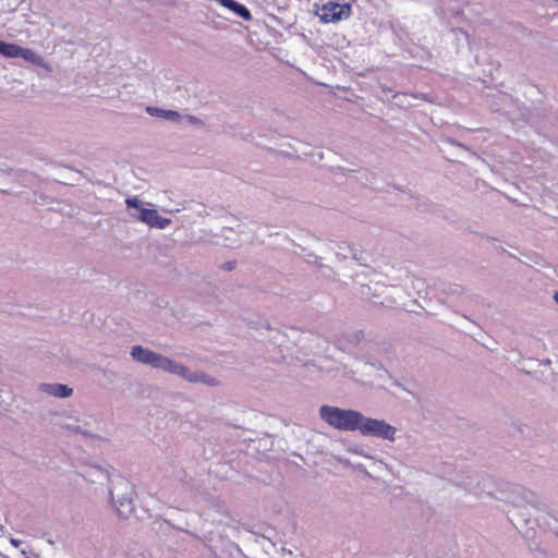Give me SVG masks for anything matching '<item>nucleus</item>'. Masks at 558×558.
<instances>
[{"instance_id": "nucleus-1", "label": "nucleus", "mask_w": 558, "mask_h": 558, "mask_svg": "<svg viewBox=\"0 0 558 558\" xmlns=\"http://www.w3.org/2000/svg\"><path fill=\"white\" fill-rule=\"evenodd\" d=\"M130 355L137 363L177 375L192 384L202 383L210 387H215L219 384L218 379L203 371H192L187 366L140 344L131 348Z\"/></svg>"}, {"instance_id": "nucleus-2", "label": "nucleus", "mask_w": 558, "mask_h": 558, "mask_svg": "<svg viewBox=\"0 0 558 558\" xmlns=\"http://www.w3.org/2000/svg\"><path fill=\"white\" fill-rule=\"evenodd\" d=\"M319 416L335 429L340 432H356L362 413L352 409H341L324 404L319 408Z\"/></svg>"}, {"instance_id": "nucleus-3", "label": "nucleus", "mask_w": 558, "mask_h": 558, "mask_svg": "<svg viewBox=\"0 0 558 558\" xmlns=\"http://www.w3.org/2000/svg\"><path fill=\"white\" fill-rule=\"evenodd\" d=\"M357 432L365 437L395 441L397 428L385 420L367 417L362 413Z\"/></svg>"}, {"instance_id": "nucleus-4", "label": "nucleus", "mask_w": 558, "mask_h": 558, "mask_svg": "<svg viewBox=\"0 0 558 558\" xmlns=\"http://www.w3.org/2000/svg\"><path fill=\"white\" fill-rule=\"evenodd\" d=\"M340 0H328L317 10V15L324 23H335L345 20L351 15V7L348 3L340 4Z\"/></svg>"}, {"instance_id": "nucleus-5", "label": "nucleus", "mask_w": 558, "mask_h": 558, "mask_svg": "<svg viewBox=\"0 0 558 558\" xmlns=\"http://www.w3.org/2000/svg\"><path fill=\"white\" fill-rule=\"evenodd\" d=\"M143 223L162 230L170 226L171 220L160 216L156 209H147L143 213Z\"/></svg>"}, {"instance_id": "nucleus-6", "label": "nucleus", "mask_w": 558, "mask_h": 558, "mask_svg": "<svg viewBox=\"0 0 558 558\" xmlns=\"http://www.w3.org/2000/svg\"><path fill=\"white\" fill-rule=\"evenodd\" d=\"M39 390L57 398H69L73 393V389L63 384H41Z\"/></svg>"}, {"instance_id": "nucleus-7", "label": "nucleus", "mask_w": 558, "mask_h": 558, "mask_svg": "<svg viewBox=\"0 0 558 558\" xmlns=\"http://www.w3.org/2000/svg\"><path fill=\"white\" fill-rule=\"evenodd\" d=\"M217 2H219L222 7L229 9L230 11H232L235 15L242 17L244 21H251L253 19L250 10L234 1V0H216Z\"/></svg>"}, {"instance_id": "nucleus-8", "label": "nucleus", "mask_w": 558, "mask_h": 558, "mask_svg": "<svg viewBox=\"0 0 558 558\" xmlns=\"http://www.w3.org/2000/svg\"><path fill=\"white\" fill-rule=\"evenodd\" d=\"M146 112L151 117H157L165 119L171 122H179L182 119V116L175 111L170 109H161L158 107H147Z\"/></svg>"}, {"instance_id": "nucleus-9", "label": "nucleus", "mask_w": 558, "mask_h": 558, "mask_svg": "<svg viewBox=\"0 0 558 558\" xmlns=\"http://www.w3.org/2000/svg\"><path fill=\"white\" fill-rule=\"evenodd\" d=\"M116 510L120 518L128 519L135 510L133 499L131 497L121 498L116 505Z\"/></svg>"}, {"instance_id": "nucleus-10", "label": "nucleus", "mask_w": 558, "mask_h": 558, "mask_svg": "<svg viewBox=\"0 0 558 558\" xmlns=\"http://www.w3.org/2000/svg\"><path fill=\"white\" fill-rule=\"evenodd\" d=\"M489 484V476L485 474H472L468 475L466 480L464 481H457L456 485L458 486H481V485H488Z\"/></svg>"}, {"instance_id": "nucleus-11", "label": "nucleus", "mask_w": 558, "mask_h": 558, "mask_svg": "<svg viewBox=\"0 0 558 558\" xmlns=\"http://www.w3.org/2000/svg\"><path fill=\"white\" fill-rule=\"evenodd\" d=\"M19 58L34 65L45 66L44 58L32 49L21 47Z\"/></svg>"}, {"instance_id": "nucleus-12", "label": "nucleus", "mask_w": 558, "mask_h": 558, "mask_svg": "<svg viewBox=\"0 0 558 558\" xmlns=\"http://www.w3.org/2000/svg\"><path fill=\"white\" fill-rule=\"evenodd\" d=\"M125 204L128 208L134 209L133 213H131V216L143 222V213L146 211L148 208L142 207V201H140L137 197H128L125 199Z\"/></svg>"}, {"instance_id": "nucleus-13", "label": "nucleus", "mask_w": 558, "mask_h": 558, "mask_svg": "<svg viewBox=\"0 0 558 558\" xmlns=\"http://www.w3.org/2000/svg\"><path fill=\"white\" fill-rule=\"evenodd\" d=\"M62 427L70 430L73 434H81L85 438H95L96 437V435L93 432H90L87 428H84L83 426H81L78 424H64V425H62Z\"/></svg>"}, {"instance_id": "nucleus-14", "label": "nucleus", "mask_w": 558, "mask_h": 558, "mask_svg": "<svg viewBox=\"0 0 558 558\" xmlns=\"http://www.w3.org/2000/svg\"><path fill=\"white\" fill-rule=\"evenodd\" d=\"M21 46L5 43L2 56L5 58H19Z\"/></svg>"}, {"instance_id": "nucleus-15", "label": "nucleus", "mask_w": 558, "mask_h": 558, "mask_svg": "<svg viewBox=\"0 0 558 558\" xmlns=\"http://www.w3.org/2000/svg\"><path fill=\"white\" fill-rule=\"evenodd\" d=\"M348 248H349V252H350V256H351L353 259H355V260H357V262H361V260H362V253H361V252H359L356 248H353V247H351V246H348Z\"/></svg>"}, {"instance_id": "nucleus-16", "label": "nucleus", "mask_w": 558, "mask_h": 558, "mask_svg": "<svg viewBox=\"0 0 558 558\" xmlns=\"http://www.w3.org/2000/svg\"><path fill=\"white\" fill-rule=\"evenodd\" d=\"M183 118L186 119L192 124H201L202 123V121L195 116L187 114Z\"/></svg>"}, {"instance_id": "nucleus-17", "label": "nucleus", "mask_w": 558, "mask_h": 558, "mask_svg": "<svg viewBox=\"0 0 558 558\" xmlns=\"http://www.w3.org/2000/svg\"><path fill=\"white\" fill-rule=\"evenodd\" d=\"M381 90H383L384 94L390 95L393 98L397 96V94L393 93V90L391 88H389V87L383 86Z\"/></svg>"}, {"instance_id": "nucleus-18", "label": "nucleus", "mask_w": 558, "mask_h": 558, "mask_svg": "<svg viewBox=\"0 0 558 558\" xmlns=\"http://www.w3.org/2000/svg\"><path fill=\"white\" fill-rule=\"evenodd\" d=\"M235 266V263L234 262H228L223 265V269L226 270H232Z\"/></svg>"}, {"instance_id": "nucleus-19", "label": "nucleus", "mask_w": 558, "mask_h": 558, "mask_svg": "<svg viewBox=\"0 0 558 558\" xmlns=\"http://www.w3.org/2000/svg\"><path fill=\"white\" fill-rule=\"evenodd\" d=\"M5 41L0 39V54L2 56V51L4 49Z\"/></svg>"}, {"instance_id": "nucleus-20", "label": "nucleus", "mask_w": 558, "mask_h": 558, "mask_svg": "<svg viewBox=\"0 0 558 558\" xmlns=\"http://www.w3.org/2000/svg\"><path fill=\"white\" fill-rule=\"evenodd\" d=\"M553 298H554L555 302L558 304V291L554 293Z\"/></svg>"}, {"instance_id": "nucleus-21", "label": "nucleus", "mask_w": 558, "mask_h": 558, "mask_svg": "<svg viewBox=\"0 0 558 558\" xmlns=\"http://www.w3.org/2000/svg\"><path fill=\"white\" fill-rule=\"evenodd\" d=\"M12 543H13L15 546H17V545H19V542H16V541H12Z\"/></svg>"}]
</instances>
